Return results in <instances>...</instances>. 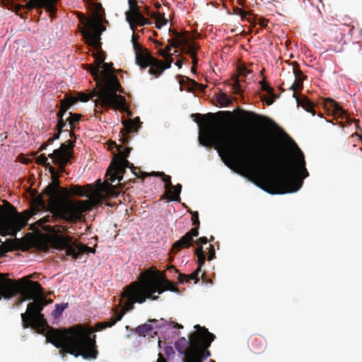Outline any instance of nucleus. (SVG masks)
Returning a JSON list of instances; mask_svg holds the SVG:
<instances>
[{"instance_id": "obj_1", "label": "nucleus", "mask_w": 362, "mask_h": 362, "mask_svg": "<svg viewBox=\"0 0 362 362\" xmlns=\"http://www.w3.org/2000/svg\"><path fill=\"white\" fill-rule=\"evenodd\" d=\"M199 143L203 146H214L221 160L231 168L235 165L254 179L255 185L271 194H284L298 191L303 180L309 176L304 154L291 140L293 157L286 169L274 171L263 162L268 154V146L253 148L240 136H232L222 130L205 129L199 134Z\"/></svg>"}, {"instance_id": "obj_2", "label": "nucleus", "mask_w": 362, "mask_h": 362, "mask_svg": "<svg viewBox=\"0 0 362 362\" xmlns=\"http://www.w3.org/2000/svg\"><path fill=\"white\" fill-rule=\"evenodd\" d=\"M100 11H103L102 8H100L99 13L94 19L83 18L81 20L85 27L83 35L86 42L96 49L93 57L97 64L91 69V74L99 87L95 100L96 111L99 107L124 110L126 107V100L124 97L117 94V92H120L121 86L113 73L112 64L105 62L104 54L99 50L100 40L99 28L103 18Z\"/></svg>"}, {"instance_id": "obj_3", "label": "nucleus", "mask_w": 362, "mask_h": 362, "mask_svg": "<svg viewBox=\"0 0 362 362\" xmlns=\"http://www.w3.org/2000/svg\"><path fill=\"white\" fill-rule=\"evenodd\" d=\"M98 181L100 182V180ZM69 191L74 196L86 197L88 199H68L67 190L60 187L57 180L53 184H49L44 191L52 207L50 213L68 221L81 220L83 213L96 207L107 197L117 196L112 185L101 183L97 188L91 185H87L84 188L80 185H71Z\"/></svg>"}, {"instance_id": "obj_4", "label": "nucleus", "mask_w": 362, "mask_h": 362, "mask_svg": "<svg viewBox=\"0 0 362 362\" xmlns=\"http://www.w3.org/2000/svg\"><path fill=\"white\" fill-rule=\"evenodd\" d=\"M171 32L170 28L168 29ZM132 44L136 55V63L141 69H146L150 66L148 73L154 75L155 78H158L162 74L164 70L169 69L173 62L171 53L172 47H180L181 51L189 55L192 60L193 66L192 71L195 69L198 64L197 53L199 49V45L194 41L193 37L188 33H180L177 31H172V39L170 45L165 49L160 48L162 44L157 41H154L155 45L158 48L157 54L163 57L164 61L156 58L150 51L141 46L134 40L132 36Z\"/></svg>"}, {"instance_id": "obj_5", "label": "nucleus", "mask_w": 362, "mask_h": 362, "mask_svg": "<svg viewBox=\"0 0 362 362\" xmlns=\"http://www.w3.org/2000/svg\"><path fill=\"white\" fill-rule=\"evenodd\" d=\"M165 291L180 293L178 288L165 276L153 272L141 273L139 281H134L126 286L122 293V298L126 300L124 310L117 312L116 316L110 319V321L98 324V329L110 327L121 320L126 312L134 308L135 303H143L147 298L156 300L158 296H154V293L161 294Z\"/></svg>"}, {"instance_id": "obj_6", "label": "nucleus", "mask_w": 362, "mask_h": 362, "mask_svg": "<svg viewBox=\"0 0 362 362\" xmlns=\"http://www.w3.org/2000/svg\"><path fill=\"white\" fill-rule=\"evenodd\" d=\"M89 327L77 325L64 330L50 328L47 341L59 349V353L64 356V352L77 357L81 356L84 359H95L98 356L95 335Z\"/></svg>"}, {"instance_id": "obj_7", "label": "nucleus", "mask_w": 362, "mask_h": 362, "mask_svg": "<svg viewBox=\"0 0 362 362\" xmlns=\"http://www.w3.org/2000/svg\"><path fill=\"white\" fill-rule=\"evenodd\" d=\"M56 248L64 251L66 256L77 259L86 253H95V250L77 241L69 235H59L55 240Z\"/></svg>"}, {"instance_id": "obj_8", "label": "nucleus", "mask_w": 362, "mask_h": 362, "mask_svg": "<svg viewBox=\"0 0 362 362\" xmlns=\"http://www.w3.org/2000/svg\"><path fill=\"white\" fill-rule=\"evenodd\" d=\"M118 151V160L115 167L113 172H111L110 177L109 180L111 182H115V181L119 182L122 179V173L125 168H129L132 169V173L137 177H140L138 175L139 169L134 167L133 164L131 163L129 160H127V158L130 153V149L129 148H123L122 146L117 147ZM107 173H110V169L107 170Z\"/></svg>"}, {"instance_id": "obj_9", "label": "nucleus", "mask_w": 362, "mask_h": 362, "mask_svg": "<svg viewBox=\"0 0 362 362\" xmlns=\"http://www.w3.org/2000/svg\"><path fill=\"white\" fill-rule=\"evenodd\" d=\"M28 220L18 213L0 217V233L4 235L16 236L28 224Z\"/></svg>"}, {"instance_id": "obj_10", "label": "nucleus", "mask_w": 362, "mask_h": 362, "mask_svg": "<svg viewBox=\"0 0 362 362\" xmlns=\"http://www.w3.org/2000/svg\"><path fill=\"white\" fill-rule=\"evenodd\" d=\"M292 76L294 77V81L291 86V89L293 90V96L296 98L298 105L301 106L305 111L310 112L313 115H315L314 104L307 98H299L295 91L296 86L300 85L304 79V75L298 66H292Z\"/></svg>"}, {"instance_id": "obj_11", "label": "nucleus", "mask_w": 362, "mask_h": 362, "mask_svg": "<svg viewBox=\"0 0 362 362\" xmlns=\"http://www.w3.org/2000/svg\"><path fill=\"white\" fill-rule=\"evenodd\" d=\"M33 287L35 291H28L27 293H25V295L26 296L23 300H33V302L30 303L28 305L26 313L27 314L40 313L42 311L44 307L47 305L45 299L43 298L35 300L36 294H41L42 293V288L41 286L37 282H33Z\"/></svg>"}, {"instance_id": "obj_12", "label": "nucleus", "mask_w": 362, "mask_h": 362, "mask_svg": "<svg viewBox=\"0 0 362 362\" xmlns=\"http://www.w3.org/2000/svg\"><path fill=\"white\" fill-rule=\"evenodd\" d=\"M49 157L52 160L54 164L58 165L59 169L64 171V166L70 162L72 158V147L62 144L59 148L54 150Z\"/></svg>"}, {"instance_id": "obj_13", "label": "nucleus", "mask_w": 362, "mask_h": 362, "mask_svg": "<svg viewBox=\"0 0 362 362\" xmlns=\"http://www.w3.org/2000/svg\"><path fill=\"white\" fill-rule=\"evenodd\" d=\"M66 114V110H59L57 113V127L59 131H68V127L70 129L75 128L76 125L78 124L81 120V116L77 114H72L69 112V117L64 119V115Z\"/></svg>"}, {"instance_id": "obj_14", "label": "nucleus", "mask_w": 362, "mask_h": 362, "mask_svg": "<svg viewBox=\"0 0 362 362\" xmlns=\"http://www.w3.org/2000/svg\"><path fill=\"white\" fill-rule=\"evenodd\" d=\"M151 175L162 177L163 182L165 185V187L168 192V194L170 197V200H180V194L182 189V185L180 184H177V185L173 186L171 182L170 176L165 175V173L163 172H152Z\"/></svg>"}, {"instance_id": "obj_15", "label": "nucleus", "mask_w": 362, "mask_h": 362, "mask_svg": "<svg viewBox=\"0 0 362 362\" xmlns=\"http://www.w3.org/2000/svg\"><path fill=\"white\" fill-rule=\"evenodd\" d=\"M21 322L24 328L31 327L32 329H36L39 327H43L45 323V319L44 315L40 313H30L27 314L21 313Z\"/></svg>"}, {"instance_id": "obj_16", "label": "nucleus", "mask_w": 362, "mask_h": 362, "mask_svg": "<svg viewBox=\"0 0 362 362\" xmlns=\"http://www.w3.org/2000/svg\"><path fill=\"white\" fill-rule=\"evenodd\" d=\"M128 4L130 10L126 12V19L129 22L132 30H134L132 21L140 25L147 24V20L141 15L137 8L136 1L128 0Z\"/></svg>"}, {"instance_id": "obj_17", "label": "nucleus", "mask_w": 362, "mask_h": 362, "mask_svg": "<svg viewBox=\"0 0 362 362\" xmlns=\"http://www.w3.org/2000/svg\"><path fill=\"white\" fill-rule=\"evenodd\" d=\"M18 292V286L11 280L0 276V300L11 299Z\"/></svg>"}, {"instance_id": "obj_18", "label": "nucleus", "mask_w": 362, "mask_h": 362, "mask_svg": "<svg viewBox=\"0 0 362 362\" xmlns=\"http://www.w3.org/2000/svg\"><path fill=\"white\" fill-rule=\"evenodd\" d=\"M199 235L198 229L194 228L187 232L181 239L176 241L173 246V252L176 253L181 248L190 246L194 242V238Z\"/></svg>"}, {"instance_id": "obj_19", "label": "nucleus", "mask_w": 362, "mask_h": 362, "mask_svg": "<svg viewBox=\"0 0 362 362\" xmlns=\"http://www.w3.org/2000/svg\"><path fill=\"white\" fill-rule=\"evenodd\" d=\"M190 342L189 340L185 339V337H180L175 342V347L177 350V351L180 354L184 356L185 357H189V354L191 353L192 350L195 347H197V356H199V351H201L199 348L198 344L194 342L192 344V346L189 351L186 350V347L189 345Z\"/></svg>"}, {"instance_id": "obj_20", "label": "nucleus", "mask_w": 362, "mask_h": 362, "mask_svg": "<svg viewBox=\"0 0 362 362\" xmlns=\"http://www.w3.org/2000/svg\"><path fill=\"white\" fill-rule=\"evenodd\" d=\"M325 107L334 114L342 117L345 114V111L334 100L329 99L325 103Z\"/></svg>"}, {"instance_id": "obj_21", "label": "nucleus", "mask_w": 362, "mask_h": 362, "mask_svg": "<svg viewBox=\"0 0 362 362\" xmlns=\"http://www.w3.org/2000/svg\"><path fill=\"white\" fill-rule=\"evenodd\" d=\"M207 242L208 239L206 237L200 238L197 242V244L198 245L199 247L196 249L195 253L198 257L200 264H203L205 261V255L202 249V245L206 244Z\"/></svg>"}, {"instance_id": "obj_22", "label": "nucleus", "mask_w": 362, "mask_h": 362, "mask_svg": "<svg viewBox=\"0 0 362 362\" xmlns=\"http://www.w3.org/2000/svg\"><path fill=\"white\" fill-rule=\"evenodd\" d=\"M216 98L217 102L222 106V107H227L229 106L232 103V99L230 97H229L227 94H226L224 92L219 90L216 94Z\"/></svg>"}, {"instance_id": "obj_23", "label": "nucleus", "mask_w": 362, "mask_h": 362, "mask_svg": "<svg viewBox=\"0 0 362 362\" xmlns=\"http://www.w3.org/2000/svg\"><path fill=\"white\" fill-rule=\"evenodd\" d=\"M262 87V89L268 93V96L264 98L265 103L269 105H272L278 96L274 93L272 88L269 87L266 84H263Z\"/></svg>"}, {"instance_id": "obj_24", "label": "nucleus", "mask_w": 362, "mask_h": 362, "mask_svg": "<svg viewBox=\"0 0 362 362\" xmlns=\"http://www.w3.org/2000/svg\"><path fill=\"white\" fill-rule=\"evenodd\" d=\"M67 307H68V303L56 304L55 308L53 310L52 315L54 318L59 317L62 315V313L67 308Z\"/></svg>"}, {"instance_id": "obj_25", "label": "nucleus", "mask_w": 362, "mask_h": 362, "mask_svg": "<svg viewBox=\"0 0 362 362\" xmlns=\"http://www.w3.org/2000/svg\"><path fill=\"white\" fill-rule=\"evenodd\" d=\"M153 329V326L150 324H143L141 325H139L135 332L139 335H144L148 332L151 331Z\"/></svg>"}, {"instance_id": "obj_26", "label": "nucleus", "mask_w": 362, "mask_h": 362, "mask_svg": "<svg viewBox=\"0 0 362 362\" xmlns=\"http://www.w3.org/2000/svg\"><path fill=\"white\" fill-rule=\"evenodd\" d=\"M204 341V346L205 347H209L211 343L214 340L215 336L210 333L208 330L204 329V333L202 336Z\"/></svg>"}, {"instance_id": "obj_27", "label": "nucleus", "mask_w": 362, "mask_h": 362, "mask_svg": "<svg viewBox=\"0 0 362 362\" xmlns=\"http://www.w3.org/2000/svg\"><path fill=\"white\" fill-rule=\"evenodd\" d=\"M40 158L42 160V162H43L44 164L46 165V168L49 169V171L50 172L52 175L53 177H57V170H56V169L54 167H52L51 165V164L47 162V160H48L47 158L45 156H44V155H41L40 156Z\"/></svg>"}, {"instance_id": "obj_28", "label": "nucleus", "mask_w": 362, "mask_h": 362, "mask_svg": "<svg viewBox=\"0 0 362 362\" xmlns=\"http://www.w3.org/2000/svg\"><path fill=\"white\" fill-rule=\"evenodd\" d=\"M182 327L181 325H179L178 324L176 325V326H171V325H168L166 327H160L161 329V332H168L170 333V335L172 336H174V335H176L177 333V331H176V329L177 328H182Z\"/></svg>"}, {"instance_id": "obj_29", "label": "nucleus", "mask_w": 362, "mask_h": 362, "mask_svg": "<svg viewBox=\"0 0 362 362\" xmlns=\"http://www.w3.org/2000/svg\"><path fill=\"white\" fill-rule=\"evenodd\" d=\"M197 347H194L191 353L189 354V357H185L184 362H195L199 356H197Z\"/></svg>"}, {"instance_id": "obj_30", "label": "nucleus", "mask_w": 362, "mask_h": 362, "mask_svg": "<svg viewBox=\"0 0 362 362\" xmlns=\"http://www.w3.org/2000/svg\"><path fill=\"white\" fill-rule=\"evenodd\" d=\"M52 218V216H45V217H43L40 219H39L37 223L39 226V227H40L43 230H47L48 229V227L47 226H45L44 224L47 222H49L50 221V219Z\"/></svg>"}, {"instance_id": "obj_31", "label": "nucleus", "mask_w": 362, "mask_h": 362, "mask_svg": "<svg viewBox=\"0 0 362 362\" xmlns=\"http://www.w3.org/2000/svg\"><path fill=\"white\" fill-rule=\"evenodd\" d=\"M231 90L235 94H241L242 88L239 83L238 80H235L231 85Z\"/></svg>"}, {"instance_id": "obj_32", "label": "nucleus", "mask_w": 362, "mask_h": 362, "mask_svg": "<svg viewBox=\"0 0 362 362\" xmlns=\"http://www.w3.org/2000/svg\"><path fill=\"white\" fill-rule=\"evenodd\" d=\"M163 351L165 356L169 358L171 356H173L175 354V351L171 346H165L163 348Z\"/></svg>"}, {"instance_id": "obj_33", "label": "nucleus", "mask_w": 362, "mask_h": 362, "mask_svg": "<svg viewBox=\"0 0 362 362\" xmlns=\"http://www.w3.org/2000/svg\"><path fill=\"white\" fill-rule=\"evenodd\" d=\"M239 14L243 20H247V21H250V18H247V13L246 11L240 10Z\"/></svg>"}, {"instance_id": "obj_34", "label": "nucleus", "mask_w": 362, "mask_h": 362, "mask_svg": "<svg viewBox=\"0 0 362 362\" xmlns=\"http://www.w3.org/2000/svg\"><path fill=\"white\" fill-rule=\"evenodd\" d=\"M167 23H168V20L167 19H163L161 23H160L158 21L156 23V27L158 29H160L163 26L167 25Z\"/></svg>"}, {"instance_id": "obj_35", "label": "nucleus", "mask_w": 362, "mask_h": 362, "mask_svg": "<svg viewBox=\"0 0 362 362\" xmlns=\"http://www.w3.org/2000/svg\"><path fill=\"white\" fill-rule=\"evenodd\" d=\"M210 247L211 248V253H210V255H209V260H211L214 258V256H215V251L213 248V246L211 245H210Z\"/></svg>"}, {"instance_id": "obj_36", "label": "nucleus", "mask_w": 362, "mask_h": 362, "mask_svg": "<svg viewBox=\"0 0 362 362\" xmlns=\"http://www.w3.org/2000/svg\"><path fill=\"white\" fill-rule=\"evenodd\" d=\"M209 356H210V352L209 351H206L204 352V354L202 356V358L203 360H205V359H206Z\"/></svg>"}, {"instance_id": "obj_37", "label": "nucleus", "mask_w": 362, "mask_h": 362, "mask_svg": "<svg viewBox=\"0 0 362 362\" xmlns=\"http://www.w3.org/2000/svg\"><path fill=\"white\" fill-rule=\"evenodd\" d=\"M199 272H200V268H199V269H197L196 272H194L193 274H192V279H197V276H198Z\"/></svg>"}, {"instance_id": "obj_38", "label": "nucleus", "mask_w": 362, "mask_h": 362, "mask_svg": "<svg viewBox=\"0 0 362 362\" xmlns=\"http://www.w3.org/2000/svg\"><path fill=\"white\" fill-rule=\"evenodd\" d=\"M245 71H247V74L250 73V71H247L245 68H243L240 70V75L246 76Z\"/></svg>"}, {"instance_id": "obj_39", "label": "nucleus", "mask_w": 362, "mask_h": 362, "mask_svg": "<svg viewBox=\"0 0 362 362\" xmlns=\"http://www.w3.org/2000/svg\"><path fill=\"white\" fill-rule=\"evenodd\" d=\"M197 223H199L198 214L197 213H196V217L194 216V223H193V224L196 225Z\"/></svg>"}, {"instance_id": "obj_40", "label": "nucleus", "mask_w": 362, "mask_h": 362, "mask_svg": "<svg viewBox=\"0 0 362 362\" xmlns=\"http://www.w3.org/2000/svg\"><path fill=\"white\" fill-rule=\"evenodd\" d=\"M182 60L181 59H179L177 60L176 62H175V65L177 66H178L179 68H181L182 67Z\"/></svg>"}, {"instance_id": "obj_41", "label": "nucleus", "mask_w": 362, "mask_h": 362, "mask_svg": "<svg viewBox=\"0 0 362 362\" xmlns=\"http://www.w3.org/2000/svg\"><path fill=\"white\" fill-rule=\"evenodd\" d=\"M47 146H48V144H42L40 146V151H43V150H45V149L47 148Z\"/></svg>"}, {"instance_id": "obj_42", "label": "nucleus", "mask_w": 362, "mask_h": 362, "mask_svg": "<svg viewBox=\"0 0 362 362\" xmlns=\"http://www.w3.org/2000/svg\"><path fill=\"white\" fill-rule=\"evenodd\" d=\"M59 138V133L57 134L54 138L49 139L50 142L53 141L55 139H58Z\"/></svg>"}, {"instance_id": "obj_43", "label": "nucleus", "mask_w": 362, "mask_h": 362, "mask_svg": "<svg viewBox=\"0 0 362 362\" xmlns=\"http://www.w3.org/2000/svg\"><path fill=\"white\" fill-rule=\"evenodd\" d=\"M157 362H165L163 359L159 358Z\"/></svg>"}, {"instance_id": "obj_44", "label": "nucleus", "mask_w": 362, "mask_h": 362, "mask_svg": "<svg viewBox=\"0 0 362 362\" xmlns=\"http://www.w3.org/2000/svg\"><path fill=\"white\" fill-rule=\"evenodd\" d=\"M194 328L196 329H201V327L199 325H197L194 326Z\"/></svg>"}, {"instance_id": "obj_45", "label": "nucleus", "mask_w": 362, "mask_h": 362, "mask_svg": "<svg viewBox=\"0 0 362 362\" xmlns=\"http://www.w3.org/2000/svg\"><path fill=\"white\" fill-rule=\"evenodd\" d=\"M164 338H166V337L165 336V337H164ZM167 338H168V339H169V338H170V334H168V335Z\"/></svg>"}, {"instance_id": "obj_46", "label": "nucleus", "mask_w": 362, "mask_h": 362, "mask_svg": "<svg viewBox=\"0 0 362 362\" xmlns=\"http://www.w3.org/2000/svg\"><path fill=\"white\" fill-rule=\"evenodd\" d=\"M209 362H215L213 360H210Z\"/></svg>"}]
</instances>
